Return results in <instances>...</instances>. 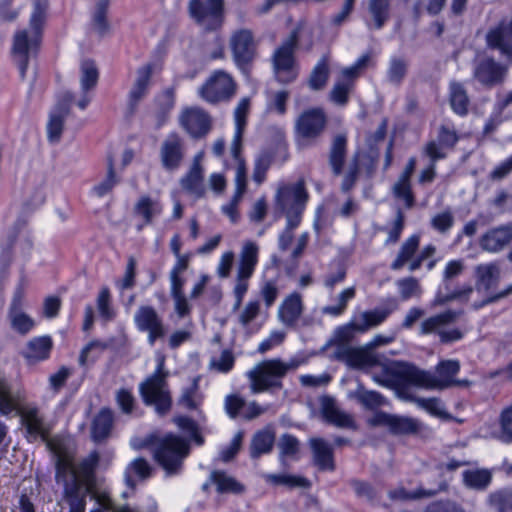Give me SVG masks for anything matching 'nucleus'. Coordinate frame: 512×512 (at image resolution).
Here are the masks:
<instances>
[{"mask_svg": "<svg viewBox=\"0 0 512 512\" xmlns=\"http://www.w3.org/2000/svg\"><path fill=\"white\" fill-rule=\"evenodd\" d=\"M202 400L203 396L199 392L198 379H194L190 387L183 389L178 404L189 410H196L201 405Z\"/></svg>", "mask_w": 512, "mask_h": 512, "instance_id": "nucleus-59", "label": "nucleus"}, {"mask_svg": "<svg viewBox=\"0 0 512 512\" xmlns=\"http://www.w3.org/2000/svg\"><path fill=\"white\" fill-rule=\"evenodd\" d=\"M396 285L399 290L400 298L403 301H407L413 297H420L422 294V288L419 280L415 277L410 276L399 279L396 282Z\"/></svg>", "mask_w": 512, "mask_h": 512, "instance_id": "nucleus-61", "label": "nucleus"}, {"mask_svg": "<svg viewBox=\"0 0 512 512\" xmlns=\"http://www.w3.org/2000/svg\"><path fill=\"white\" fill-rule=\"evenodd\" d=\"M188 13L204 32L219 31L225 22V0H190Z\"/></svg>", "mask_w": 512, "mask_h": 512, "instance_id": "nucleus-11", "label": "nucleus"}, {"mask_svg": "<svg viewBox=\"0 0 512 512\" xmlns=\"http://www.w3.org/2000/svg\"><path fill=\"white\" fill-rule=\"evenodd\" d=\"M305 306L299 292L288 294L278 308V320L288 329H295L302 318Z\"/></svg>", "mask_w": 512, "mask_h": 512, "instance_id": "nucleus-23", "label": "nucleus"}, {"mask_svg": "<svg viewBox=\"0 0 512 512\" xmlns=\"http://www.w3.org/2000/svg\"><path fill=\"white\" fill-rule=\"evenodd\" d=\"M309 194L305 187V181L300 179L294 184H282L275 194V206L280 212L289 207L306 206Z\"/></svg>", "mask_w": 512, "mask_h": 512, "instance_id": "nucleus-20", "label": "nucleus"}, {"mask_svg": "<svg viewBox=\"0 0 512 512\" xmlns=\"http://www.w3.org/2000/svg\"><path fill=\"white\" fill-rule=\"evenodd\" d=\"M394 309H396V305L393 308H376L361 313L356 320L359 325L358 332L365 333L371 328L379 326L389 317Z\"/></svg>", "mask_w": 512, "mask_h": 512, "instance_id": "nucleus-45", "label": "nucleus"}, {"mask_svg": "<svg viewBox=\"0 0 512 512\" xmlns=\"http://www.w3.org/2000/svg\"><path fill=\"white\" fill-rule=\"evenodd\" d=\"M232 60L240 72L249 77L258 57V42L254 32L248 28L232 31L229 37Z\"/></svg>", "mask_w": 512, "mask_h": 512, "instance_id": "nucleus-9", "label": "nucleus"}, {"mask_svg": "<svg viewBox=\"0 0 512 512\" xmlns=\"http://www.w3.org/2000/svg\"><path fill=\"white\" fill-rule=\"evenodd\" d=\"M19 415L29 439L36 440L41 438L46 443L52 439L49 438L50 427L46 424L38 408L31 407L22 409L19 412Z\"/></svg>", "mask_w": 512, "mask_h": 512, "instance_id": "nucleus-25", "label": "nucleus"}, {"mask_svg": "<svg viewBox=\"0 0 512 512\" xmlns=\"http://www.w3.org/2000/svg\"><path fill=\"white\" fill-rule=\"evenodd\" d=\"M459 141V135L453 126L442 124L437 130L435 140L428 141L424 148V154L430 162L445 159L449 151H453Z\"/></svg>", "mask_w": 512, "mask_h": 512, "instance_id": "nucleus-18", "label": "nucleus"}, {"mask_svg": "<svg viewBox=\"0 0 512 512\" xmlns=\"http://www.w3.org/2000/svg\"><path fill=\"white\" fill-rule=\"evenodd\" d=\"M356 296V288L354 286L344 289L337 297L338 303L336 305H328L322 308V313L333 317L342 315L350 300Z\"/></svg>", "mask_w": 512, "mask_h": 512, "instance_id": "nucleus-57", "label": "nucleus"}, {"mask_svg": "<svg viewBox=\"0 0 512 512\" xmlns=\"http://www.w3.org/2000/svg\"><path fill=\"white\" fill-rule=\"evenodd\" d=\"M406 216L402 209L398 208L396 211L395 219L392 221L391 226L389 228H382L383 231H387L388 237L385 241L386 245L396 244L400 238L401 234L405 228Z\"/></svg>", "mask_w": 512, "mask_h": 512, "instance_id": "nucleus-64", "label": "nucleus"}, {"mask_svg": "<svg viewBox=\"0 0 512 512\" xmlns=\"http://www.w3.org/2000/svg\"><path fill=\"white\" fill-rule=\"evenodd\" d=\"M408 4L410 0H399ZM392 0H368L366 25L371 30H380L391 18Z\"/></svg>", "mask_w": 512, "mask_h": 512, "instance_id": "nucleus-27", "label": "nucleus"}, {"mask_svg": "<svg viewBox=\"0 0 512 512\" xmlns=\"http://www.w3.org/2000/svg\"><path fill=\"white\" fill-rule=\"evenodd\" d=\"M293 365L281 359L264 360L247 373L250 389L253 394L264 391L280 390L283 388V378Z\"/></svg>", "mask_w": 512, "mask_h": 512, "instance_id": "nucleus-5", "label": "nucleus"}, {"mask_svg": "<svg viewBox=\"0 0 512 512\" xmlns=\"http://www.w3.org/2000/svg\"><path fill=\"white\" fill-rule=\"evenodd\" d=\"M298 44L299 31L295 29L274 50L271 56L274 77L280 84H290L298 78L299 65L295 56Z\"/></svg>", "mask_w": 512, "mask_h": 512, "instance_id": "nucleus-4", "label": "nucleus"}, {"mask_svg": "<svg viewBox=\"0 0 512 512\" xmlns=\"http://www.w3.org/2000/svg\"><path fill=\"white\" fill-rule=\"evenodd\" d=\"M109 9V0H99L95 6L92 16V29L100 36H105L110 30V24L107 18Z\"/></svg>", "mask_w": 512, "mask_h": 512, "instance_id": "nucleus-52", "label": "nucleus"}, {"mask_svg": "<svg viewBox=\"0 0 512 512\" xmlns=\"http://www.w3.org/2000/svg\"><path fill=\"white\" fill-rule=\"evenodd\" d=\"M348 140L345 134H337L333 137L329 152L328 163L334 176H340L347 158Z\"/></svg>", "mask_w": 512, "mask_h": 512, "instance_id": "nucleus-32", "label": "nucleus"}, {"mask_svg": "<svg viewBox=\"0 0 512 512\" xmlns=\"http://www.w3.org/2000/svg\"><path fill=\"white\" fill-rule=\"evenodd\" d=\"M492 482V473L488 469H473L463 472V483L466 487L483 491Z\"/></svg>", "mask_w": 512, "mask_h": 512, "instance_id": "nucleus-51", "label": "nucleus"}, {"mask_svg": "<svg viewBox=\"0 0 512 512\" xmlns=\"http://www.w3.org/2000/svg\"><path fill=\"white\" fill-rule=\"evenodd\" d=\"M472 292L473 287L471 285L456 289L451 292H443L442 289H439L433 300V305L443 306L454 300H461L463 302H467Z\"/></svg>", "mask_w": 512, "mask_h": 512, "instance_id": "nucleus-56", "label": "nucleus"}, {"mask_svg": "<svg viewBox=\"0 0 512 512\" xmlns=\"http://www.w3.org/2000/svg\"><path fill=\"white\" fill-rule=\"evenodd\" d=\"M189 451V443L184 438L168 434L156 442L153 455L166 474L172 476L180 473Z\"/></svg>", "mask_w": 512, "mask_h": 512, "instance_id": "nucleus-6", "label": "nucleus"}, {"mask_svg": "<svg viewBox=\"0 0 512 512\" xmlns=\"http://www.w3.org/2000/svg\"><path fill=\"white\" fill-rule=\"evenodd\" d=\"M330 72V56L325 54L313 67L307 81L308 87L312 91L323 90L328 84Z\"/></svg>", "mask_w": 512, "mask_h": 512, "instance_id": "nucleus-38", "label": "nucleus"}, {"mask_svg": "<svg viewBox=\"0 0 512 512\" xmlns=\"http://www.w3.org/2000/svg\"><path fill=\"white\" fill-rule=\"evenodd\" d=\"M420 245V236L413 234L401 245L396 258L392 261L390 268L394 271L402 269L413 257L417 255Z\"/></svg>", "mask_w": 512, "mask_h": 512, "instance_id": "nucleus-41", "label": "nucleus"}, {"mask_svg": "<svg viewBox=\"0 0 512 512\" xmlns=\"http://www.w3.org/2000/svg\"><path fill=\"white\" fill-rule=\"evenodd\" d=\"M328 117L322 107L304 110L295 121V136L303 144L316 141L325 132Z\"/></svg>", "mask_w": 512, "mask_h": 512, "instance_id": "nucleus-13", "label": "nucleus"}, {"mask_svg": "<svg viewBox=\"0 0 512 512\" xmlns=\"http://www.w3.org/2000/svg\"><path fill=\"white\" fill-rule=\"evenodd\" d=\"M152 472L153 468L146 459L141 457L137 458L133 460L125 470V483L132 491H134L137 483L133 476H137L140 480H146L152 476Z\"/></svg>", "mask_w": 512, "mask_h": 512, "instance_id": "nucleus-42", "label": "nucleus"}, {"mask_svg": "<svg viewBox=\"0 0 512 512\" xmlns=\"http://www.w3.org/2000/svg\"><path fill=\"white\" fill-rule=\"evenodd\" d=\"M73 99V95L70 92L63 93L59 98L47 125L48 139L50 142H58L60 140L65 119L70 114Z\"/></svg>", "mask_w": 512, "mask_h": 512, "instance_id": "nucleus-24", "label": "nucleus"}, {"mask_svg": "<svg viewBox=\"0 0 512 512\" xmlns=\"http://www.w3.org/2000/svg\"><path fill=\"white\" fill-rule=\"evenodd\" d=\"M154 70V63H146L137 69L136 79L128 94V107L131 113L136 111L139 103L148 95Z\"/></svg>", "mask_w": 512, "mask_h": 512, "instance_id": "nucleus-21", "label": "nucleus"}, {"mask_svg": "<svg viewBox=\"0 0 512 512\" xmlns=\"http://www.w3.org/2000/svg\"><path fill=\"white\" fill-rule=\"evenodd\" d=\"M369 423L372 426H386L393 435L428 437L431 433L430 429L416 418L389 414L383 411L376 412Z\"/></svg>", "mask_w": 512, "mask_h": 512, "instance_id": "nucleus-12", "label": "nucleus"}, {"mask_svg": "<svg viewBox=\"0 0 512 512\" xmlns=\"http://www.w3.org/2000/svg\"><path fill=\"white\" fill-rule=\"evenodd\" d=\"M115 401L120 411L125 415H133L139 409L137 399L131 389L120 388L117 390Z\"/></svg>", "mask_w": 512, "mask_h": 512, "instance_id": "nucleus-58", "label": "nucleus"}, {"mask_svg": "<svg viewBox=\"0 0 512 512\" xmlns=\"http://www.w3.org/2000/svg\"><path fill=\"white\" fill-rule=\"evenodd\" d=\"M237 92L236 79L224 69L212 71L197 91L198 96L210 105L229 103Z\"/></svg>", "mask_w": 512, "mask_h": 512, "instance_id": "nucleus-8", "label": "nucleus"}, {"mask_svg": "<svg viewBox=\"0 0 512 512\" xmlns=\"http://www.w3.org/2000/svg\"><path fill=\"white\" fill-rule=\"evenodd\" d=\"M176 257V262L169 273L170 284H185L182 274L189 268L192 253L188 252Z\"/></svg>", "mask_w": 512, "mask_h": 512, "instance_id": "nucleus-63", "label": "nucleus"}, {"mask_svg": "<svg viewBox=\"0 0 512 512\" xmlns=\"http://www.w3.org/2000/svg\"><path fill=\"white\" fill-rule=\"evenodd\" d=\"M89 489L91 497L105 512H140L138 508L129 505L117 506L111 497V493L106 489L96 488L91 480H89Z\"/></svg>", "mask_w": 512, "mask_h": 512, "instance_id": "nucleus-37", "label": "nucleus"}, {"mask_svg": "<svg viewBox=\"0 0 512 512\" xmlns=\"http://www.w3.org/2000/svg\"><path fill=\"white\" fill-rule=\"evenodd\" d=\"M512 242V222L488 229L479 238V246L483 251L499 253Z\"/></svg>", "mask_w": 512, "mask_h": 512, "instance_id": "nucleus-22", "label": "nucleus"}, {"mask_svg": "<svg viewBox=\"0 0 512 512\" xmlns=\"http://www.w3.org/2000/svg\"><path fill=\"white\" fill-rule=\"evenodd\" d=\"M180 185L187 193L198 198L205 195L204 168L201 164V155L195 156L189 170L180 179Z\"/></svg>", "mask_w": 512, "mask_h": 512, "instance_id": "nucleus-28", "label": "nucleus"}, {"mask_svg": "<svg viewBox=\"0 0 512 512\" xmlns=\"http://www.w3.org/2000/svg\"><path fill=\"white\" fill-rule=\"evenodd\" d=\"M498 424L497 438L503 443H512V403L501 411Z\"/></svg>", "mask_w": 512, "mask_h": 512, "instance_id": "nucleus-62", "label": "nucleus"}, {"mask_svg": "<svg viewBox=\"0 0 512 512\" xmlns=\"http://www.w3.org/2000/svg\"><path fill=\"white\" fill-rule=\"evenodd\" d=\"M47 10V0H33L29 29L16 30L13 35L11 57L19 69L22 80L26 78L30 61L35 59L40 51Z\"/></svg>", "mask_w": 512, "mask_h": 512, "instance_id": "nucleus-2", "label": "nucleus"}, {"mask_svg": "<svg viewBox=\"0 0 512 512\" xmlns=\"http://www.w3.org/2000/svg\"><path fill=\"white\" fill-rule=\"evenodd\" d=\"M176 87H168L163 89L154 98L155 103V118L157 120V127L163 126L175 106Z\"/></svg>", "mask_w": 512, "mask_h": 512, "instance_id": "nucleus-35", "label": "nucleus"}, {"mask_svg": "<svg viewBox=\"0 0 512 512\" xmlns=\"http://www.w3.org/2000/svg\"><path fill=\"white\" fill-rule=\"evenodd\" d=\"M210 482L216 486L219 494H241L245 490L243 484L222 470L212 471Z\"/></svg>", "mask_w": 512, "mask_h": 512, "instance_id": "nucleus-40", "label": "nucleus"}, {"mask_svg": "<svg viewBox=\"0 0 512 512\" xmlns=\"http://www.w3.org/2000/svg\"><path fill=\"white\" fill-rule=\"evenodd\" d=\"M486 503L493 512H512V488L504 487L490 492Z\"/></svg>", "mask_w": 512, "mask_h": 512, "instance_id": "nucleus-48", "label": "nucleus"}, {"mask_svg": "<svg viewBox=\"0 0 512 512\" xmlns=\"http://www.w3.org/2000/svg\"><path fill=\"white\" fill-rule=\"evenodd\" d=\"M475 273L476 289L478 291H489L498 283L500 271L496 263L478 265Z\"/></svg>", "mask_w": 512, "mask_h": 512, "instance_id": "nucleus-43", "label": "nucleus"}, {"mask_svg": "<svg viewBox=\"0 0 512 512\" xmlns=\"http://www.w3.org/2000/svg\"><path fill=\"white\" fill-rule=\"evenodd\" d=\"M462 313L463 311L447 310L431 316L421 323L420 333L423 335L438 333L440 327L454 323Z\"/></svg>", "mask_w": 512, "mask_h": 512, "instance_id": "nucleus-46", "label": "nucleus"}, {"mask_svg": "<svg viewBox=\"0 0 512 512\" xmlns=\"http://www.w3.org/2000/svg\"><path fill=\"white\" fill-rule=\"evenodd\" d=\"M259 245L253 241H245L239 253L237 273L233 295L235 297V309H238L249 289L250 279L253 276L259 262Z\"/></svg>", "mask_w": 512, "mask_h": 512, "instance_id": "nucleus-10", "label": "nucleus"}, {"mask_svg": "<svg viewBox=\"0 0 512 512\" xmlns=\"http://www.w3.org/2000/svg\"><path fill=\"white\" fill-rule=\"evenodd\" d=\"M355 87L356 81L340 72L328 94V98L336 106L345 107L349 103Z\"/></svg>", "mask_w": 512, "mask_h": 512, "instance_id": "nucleus-34", "label": "nucleus"}, {"mask_svg": "<svg viewBox=\"0 0 512 512\" xmlns=\"http://www.w3.org/2000/svg\"><path fill=\"white\" fill-rule=\"evenodd\" d=\"M448 485L445 482L439 484L438 489L418 488L413 492H408L404 487H398L389 491V498L393 501H408L422 498H431L441 491H446Z\"/></svg>", "mask_w": 512, "mask_h": 512, "instance_id": "nucleus-44", "label": "nucleus"}, {"mask_svg": "<svg viewBox=\"0 0 512 512\" xmlns=\"http://www.w3.org/2000/svg\"><path fill=\"white\" fill-rule=\"evenodd\" d=\"M52 349L53 340L50 336H38L27 342L22 356L29 365H34L49 359Z\"/></svg>", "mask_w": 512, "mask_h": 512, "instance_id": "nucleus-29", "label": "nucleus"}, {"mask_svg": "<svg viewBox=\"0 0 512 512\" xmlns=\"http://www.w3.org/2000/svg\"><path fill=\"white\" fill-rule=\"evenodd\" d=\"M508 75V66L493 56L481 55L473 61V79L485 89H492L504 83Z\"/></svg>", "mask_w": 512, "mask_h": 512, "instance_id": "nucleus-14", "label": "nucleus"}, {"mask_svg": "<svg viewBox=\"0 0 512 512\" xmlns=\"http://www.w3.org/2000/svg\"><path fill=\"white\" fill-rule=\"evenodd\" d=\"M19 406V397L12 391V386L3 373H0V412L9 415Z\"/></svg>", "mask_w": 512, "mask_h": 512, "instance_id": "nucleus-50", "label": "nucleus"}, {"mask_svg": "<svg viewBox=\"0 0 512 512\" xmlns=\"http://www.w3.org/2000/svg\"><path fill=\"white\" fill-rule=\"evenodd\" d=\"M358 327L359 325L356 320L337 327L329 344L335 347V351H340L341 348H350L349 344L353 341L355 334L359 333Z\"/></svg>", "mask_w": 512, "mask_h": 512, "instance_id": "nucleus-49", "label": "nucleus"}, {"mask_svg": "<svg viewBox=\"0 0 512 512\" xmlns=\"http://www.w3.org/2000/svg\"><path fill=\"white\" fill-rule=\"evenodd\" d=\"M185 284H171L170 295L174 302V311L179 318L190 316L192 306L184 291Z\"/></svg>", "mask_w": 512, "mask_h": 512, "instance_id": "nucleus-53", "label": "nucleus"}, {"mask_svg": "<svg viewBox=\"0 0 512 512\" xmlns=\"http://www.w3.org/2000/svg\"><path fill=\"white\" fill-rule=\"evenodd\" d=\"M334 358L354 369L373 367L379 362L375 354L360 347L341 348L340 351H334Z\"/></svg>", "mask_w": 512, "mask_h": 512, "instance_id": "nucleus-26", "label": "nucleus"}, {"mask_svg": "<svg viewBox=\"0 0 512 512\" xmlns=\"http://www.w3.org/2000/svg\"><path fill=\"white\" fill-rule=\"evenodd\" d=\"M275 432L271 428L257 431L251 439L249 452L252 459H258L262 455L269 454L275 444Z\"/></svg>", "mask_w": 512, "mask_h": 512, "instance_id": "nucleus-36", "label": "nucleus"}, {"mask_svg": "<svg viewBox=\"0 0 512 512\" xmlns=\"http://www.w3.org/2000/svg\"><path fill=\"white\" fill-rule=\"evenodd\" d=\"M449 102L457 115L464 117L469 113L470 98L462 83L452 81L449 85Z\"/></svg>", "mask_w": 512, "mask_h": 512, "instance_id": "nucleus-39", "label": "nucleus"}, {"mask_svg": "<svg viewBox=\"0 0 512 512\" xmlns=\"http://www.w3.org/2000/svg\"><path fill=\"white\" fill-rule=\"evenodd\" d=\"M114 426V413L104 407L95 415L91 423V439L95 443H101L108 439Z\"/></svg>", "mask_w": 512, "mask_h": 512, "instance_id": "nucleus-33", "label": "nucleus"}, {"mask_svg": "<svg viewBox=\"0 0 512 512\" xmlns=\"http://www.w3.org/2000/svg\"><path fill=\"white\" fill-rule=\"evenodd\" d=\"M47 448L52 453L55 466V481L63 489L72 483L84 482L77 473L76 453L70 444L62 437L55 436L47 442Z\"/></svg>", "mask_w": 512, "mask_h": 512, "instance_id": "nucleus-7", "label": "nucleus"}, {"mask_svg": "<svg viewBox=\"0 0 512 512\" xmlns=\"http://www.w3.org/2000/svg\"><path fill=\"white\" fill-rule=\"evenodd\" d=\"M168 371L164 369L161 360L153 374L139 384V394L146 406L154 407L159 416L167 415L172 409V395L167 378Z\"/></svg>", "mask_w": 512, "mask_h": 512, "instance_id": "nucleus-3", "label": "nucleus"}, {"mask_svg": "<svg viewBox=\"0 0 512 512\" xmlns=\"http://www.w3.org/2000/svg\"><path fill=\"white\" fill-rule=\"evenodd\" d=\"M89 490V480L81 483L74 482L63 489L62 499L69 507L68 512H85Z\"/></svg>", "mask_w": 512, "mask_h": 512, "instance_id": "nucleus-31", "label": "nucleus"}, {"mask_svg": "<svg viewBox=\"0 0 512 512\" xmlns=\"http://www.w3.org/2000/svg\"><path fill=\"white\" fill-rule=\"evenodd\" d=\"M309 445L314 465L321 471H334L336 466L333 447L322 438H311Z\"/></svg>", "mask_w": 512, "mask_h": 512, "instance_id": "nucleus-30", "label": "nucleus"}, {"mask_svg": "<svg viewBox=\"0 0 512 512\" xmlns=\"http://www.w3.org/2000/svg\"><path fill=\"white\" fill-rule=\"evenodd\" d=\"M133 210L136 216L143 219L145 225H149L153 222L155 216L162 213L163 207L158 200L144 195L138 199Z\"/></svg>", "mask_w": 512, "mask_h": 512, "instance_id": "nucleus-47", "label": "nucleus"}, {"mask_svg": "<svg viewBox=\"0 0 512 512\" xmlns=\"http://www.w3.org/2000/svg\"><path fill=\"white\" fill-rule=\"evenodd\" d=\"M187 147L184 138L178 132L169 133L161 142L159 159L164 170H178L186 157Z\"/></svg>", "mask_w": 512, "mask_h": 512, "instance_id": "nucleus-16", "label": "nucleus"}, {"mask_svg": "<svg viewBox=\"0 0 512 512\" xmlns=\"http://www.w3.org/2000/svg\"><path fill=\"white\" fill-rule=\"evenodd\" d=\"M458 360H442L435 367V373L422 370L416 365L395 361L383 370V377L374 380L387 388H404L415 386L428 390H444L453 387V380L460 371Z\"/></svg>", "mask_w": 512, "mask_h": 512, "instance_id": "nucleus-1", "label": "nucleus"}, {"mask_svg": "<svg viewBox=\"0 0 512 512\" xmlns=\"http://www.w3.org/2000/svg\"><path fill=\"white\" fill-rule=\"evenodd\" d=\"M25 290L18 286L8 308L7 318L11 329L20 336L28 335L36 326V321L23 311Z\"/></svg>", "mask_w": 512, "mask_h": 512, "instance_id": "nucleus-19", "label": "nucleus"}, {"mask_svg": "<svg viewBox=\"0 0 512 512\" xmlns=\"http://www.w3.org/2000/svg\"><path fill=\"white\" fill-rule=\"evenodd\" d=\"M178 121L182 129L196 140L206 137L213 128L212 116L200 106L182 109Z\"/></svg>", "mask_w": 512, "mask_h": 512, "instance_id": "nucleus-15", "label": "nucleus"}, {"mask_svg": "<svg viewBox=\"0 0 512 512\" xmlns=\"http://www.w3.org/2000/svg\"><path fill=\"white\" fill-rule=\"evenodd\" d=\"M80 72V82L82 90L84 92H87L93 89L97 85L99 79V71L96 66V63L91 59L83 60L80 65Z\"/></svg>", "mask_w": 512, "mask_h": 512, "instance_id": "nucleus-54", "label": "nucleus"}, {"mask_svg": "<svg viewBox=\"0 0 512 512\" xmlns=\"http://www.w3.org/2000/svg\"><path fill=\"white\" fill-rule=\"evenodd\" d=\"M134 323L139 331L148 334L150 345H154L157 340L164 338L167 333L163 317L151 305L139 306L134 314Z\"/></svg>", "mask_w": 512, "mask_h": 512, "instance_id": "nucleus-17", "label": "nucleus"}, {"mask_svg": "<svg viewBox=\"0 0 512 512\" xmlns=\"http://www.w3.org/2000/svg\"><path fill=\"white\" fill-rule=\"evenodd\" d=\"M408 73V62L400 57H393L390 60L387 70V79L394 85H401Z\"/></svg>", "mask_w": 512, "mask_h": 512, "instance_id": "nucleus-60", "label": "nucleus"}, {"mask_svg": "<svg viewBox=\"0 0 512 512\" xmlns=\"http://www.w3.org/2000/svg\"><path fill=\"white\" fill-rule=\"evenodd\" d=\"M419 408H422L429 412L431 415L439 417L444 420H452L453 417L451 414L446 412L442 407V402L439 398H420V397H411L410 398Z\"/></svg>", "mask_w": 512, "mask_h": 512, "instance_id": "nucleus-55", "label": "nucleus"}]
</instances>
